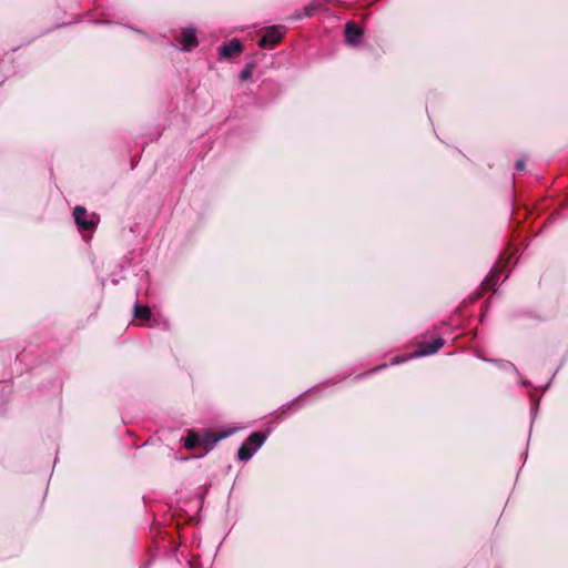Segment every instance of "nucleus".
Segmentation results:
<instances>
[{
	"label": "nucleus",
	"mask_w": 568,
	"mask_h": 568,
	"mask_svg": "<svg viewBox=\"0 0 568 568\" xmlns=\"http://www.w3.org/2000/svg\"><path fill=\"white\" fill-rule=\"evenodd\" d=\"M255 64L253 62L247 63L240 73V80L246 81L252 77Z\"/></svg>",
	"instance_id": "nucleus-15"
},
{
	"label": "nucleus",
	"mask_w": 568,
	"mask_h": 568,
	"mask_svg": "<svg viewBox=\"0 0 568 568\" xmlns=\"http://www.w3.org/2000/svg\"><path fill=\"white\" fill-rule=\"evenodd\" d=\"M385 367H386V364H382V365H379V366H377V367H375V368H373V369H371V371H367L366 373H364V374H362V375H358L356 378H361V377H363V376L372 375V374H374V373H376V372L382 371V369H383V368H385Z\"/></svg>",
	"instance_id": "nucleus-17"
},
{
	"label": "nucleus",
	"mask_w": 568,
	"mask_h": 568,
	"mask_svg": "<svg viewBox=\"0 0 568 568\" xmlns=\"http://www.w3.org/2000/svg\"><path fill=\"white\" fill-rule=\"evenodd\" d=\"M405 361V358H400V357H393L390 359V365H397V364H400Z\"/></svg>",
	"instance_id": "nucleus-19"
},
{
	"label": "nucleus",
	"mask_w": 568,
	"mask_h": 568,
	"mask_svg": "<svg viewBox=\"0 0 568 568\" xmlns=\"http://www.w3.org/2000/svg\"><path fill=\"white\" fill-rule=\"evenodd\" d=\"M229 433H216L204 430L201 435L202 444L206 445L205 454H207L221 439L225 438Z\"/></svg>",
	"instance_id": "nucleus-7"
},
{
	"label": "nucleus",
	"mask_w": 568,
	"mask_h": 568,
	"mask_svg": "<svg viewBox=\"0 0 568 568\" xmlns=\"http://www.w3.org/2000/svg\"><path fill=\"white\" fill-rule=\"evenodd\" d=\"M220 54L223 58H231L234 54L241 53L243 51V45L237 39H233L227 43L222 44L219 48Z\"/></svg>",
	"instance_id": "nucleus-8"
},
{
	"label": "nucleus",
	"mask_w": 568,
	"mask_h": 568,
	"mask_svg": "<svg viewBox=\"0 0 568 568\" xmlns=\"http://www.w3.org/2000/svg\"><path fill=\"white\" fill-rule=\"evenodd\" d=\"M345 377H342V378H329L314 387H311L308 388L307 390H305L304 393H302L300 396H297L296 398L292 399L291 402H287L285 404H283L281 407H280V410H281V414L284 415L286 414L288 410H291L294 406L298 405L300 400L307 394H318L323 388L325 387H328V386H332V385H335L337 383H339L341 381H343Z\"/></svg>",
	"instance_id": "nucleus-1"
},
{
	"label": "nucleus",
	"mask_w": 568,
	"mask_h": 568,
	"mask_svg": "<svg viewBox=\"0 0 568 568\" xmlns=\"http://www.w3.org/2000/svg\"><path fill=\"white\" fill-rule=\"evenodd\" d=\"M525 166H526V159L523 156L520 159H518L515 163V169L517 171H524L525 170Z\"/></svg>",
	"instance_id": "nucleus-18"
},
{
	"label": "nucleus",
	"mask_w": 568,
	"mask_h": 568,
	"mask_svg": "<svg viewBox=\"0 0 568 568\" xmlns=\"http://www.w3.org/2000/svg\"><path fill=\"white\" fill-rule=\"evenodd\" d=\"M283 36L284 33L278 27L272 26L266 29L265 33L258 40V47L261 49H273L274 45L282 40Z\"/></svg>",
	"instance_id": "nucleus-2"
},
{
	"label": "nucleus",
	"mask_w": 568,
	"mask_h": 568,
	"mask_svg": "<svg viewBox=\"0 0 568 568\" xmlns=\"http://www.w3.org/2000/svg\"><path fill=\"white\" fill-rule=\"evenodd\" d=\"M267 439V434L265 433H261V432H255V433H252L247 439L245 440V443L252 447V450L253 452H257L265 443V440Z\"/></svg>",
	"instance_id": "nucleus-9"
},
{
	"label": "nucleus",
	"mask_w": 568,
	"mask_h": 568,
	"mask_svg": "<svg viewBox=\"0 0 568 568\" xmlns=\"http://www.w3.org/2000/svg\"><path fill=\"white\" fill-rule=\"evenodd\" d=\"M179 42L181 44L180 50L191 51L194 47L197 45L195 30L193 28L183 29L179 37Z\"/></svg>",
	"instance_id": "nucleus-5"
},
{
	"label": "nucleus",
	"mask_w": 568,
	"mask_h": 568,
	"mask_svg": "<svg viewBox=\"0 0 568 568\" xmlns=\"http://www.w3.org/2000/svg\"><path fill=\"white\" fill-rule=\"evenodd\" d=\"M318 7L320 6L317 3H311L304 8V13H297L295 18L301 19L302 17H312Z\"/></svg>",
	"instance_id": "nucleus-16"
},
{
	"label": "nucleus",
	"mask_w": 568,
	"mask_h": 568,
	"mask_svg": "<svg viewBox=\"0 0 568 568\" xmlns=\"http://www.w3.org/2000/svg\"><path fill=\"white\" fill-rule=\"evenodd\" d=\"M499 274H500V271H498L497 268H493L490 271V273L488 274V276L483 282V285L486 287L496 285L498 282V278H499Z\"/></svg>",
	"instance_id": "nucleus-14"
},
{
	"label": "nucleus",
	"mask_w": 568,
	"mask_h": 568,
	"mask_svg": "<svg viewBox=\"0 0 568 568\" xmlns=\"http://www.w3.org/2000/svg\"><path fill=\"white\" fill-rule=\"evenodd\" d=\"M345 41L349 45H356L363 36L364 31L353 22L345 24Z\"/></svg>",
	"instance_id": "nucleus-6"
},
{
	"label": "nucleus",
	"mask_w": 568,
	"mask_h": 568,
	"mask_svg": "<svg viewBox=\"0 0 568 568\" xmlns=\"http://www.w3.org/2000/svg\"><path fill=\"white\" fill-rule=\"evenodd\" d=\"M73 216L74 222L80 231H92L97 225L94 219L89 217V214L83 206H75Z\"/></svg>",
	"instance_id": "nucleus-3"
},
{
	"label": "nucleus",
	"mask_w": 568,
	"mask_h": 568,
	"mask_svg": "<svg viewBox=\"0 0 568 568\" xmlns=\"http://www.w3.org/2000/svg\"><path fill=\"white\" fill-rule=\"evenodd\" d=\"M201 444H202L201 435L193 430H190L187 433V436L184 438V446H185V448H187L190 450L196 448Z\"/></svg>",
	"instance_id": "nucleus-11"
},
{
	"label": "nucleus",
	"mask_w": 568,
	"mask_h": 568,
	"mask_svg": "<svg viewBox=\"0 0 568 568\" xmlns=\"http://www.w3.org/2000/svg\"><path fill=\"white\" fill-rule=\"evenodd\" d=\"M483 361L485 362H489V363H493L495 364L496 366H498L499 368L504 369V371H507V372H513L517 377L520 376V373L519 371L517 369V367L509 361H505V359H497V358H485V357H481Z\"/></svg>",
	"instance_id": "nucleus-10"
},
{
	"label": "nucleus",
	"mask_w": 568,
	"mask_h": 568,
	"mask_svg": "<svg viewBox=\"0 0 568 568\" xmlns=\"http://www.w3.org/2000/svg\"><path fill=\"white\" fill-rule=\"evenodd\" d=\"M521 384H523L524 386H528L530 383H529L528 381H521Z\"/></svg>",
	"instance_id": "nucleus-20"
},
{
	"label": "nucleus",
	"mask_w": 568,
	"mask_h": 568,
	"mask_svg": "<svg viewBox=\"0 0 568 568\" xmlns=\"http://www.w3.org/2000/svg\"><path fill=\"white\" fill-rule=\"evenodd\" d=\"M445 342L442 337L434 338L430 342H423L418 345L417 349L410 355V357H422L433 355L438 352Z\"/></svg>",
	"instance_id": "nucleus-4"
},
{
	"label": "nucleus",
	"mask_w": 568,
	"mask_h": 568,
	"mask_svg": "<svg viewBox=\"0 0 568 568\" xmlns=\"http://www.w3.org/2000/svg\"><path fill=\"white\" fill-rule=\"evenodd\" d=\"M254 454L255 452L252 450V447H250L246 443H243L237 450V459L240 462H248L254 456Z\"/></svg>",
	"instance_id": "nucleus-13"
},
{
	"label": "nucleus",
	"mask_w": 568,
	"mask_h": 568,
	"mask_svg": "<svg viewBox=\"0 0 568 568\" xmlns=\"http://www.w3.org/2000/svg\"><path fill=\"white\" fill-rule=\"evenodd\" d=\"M134 317L143 321H149L151 318V310L146 305H140L139 303L134 304L133 307Z\"/></svg>",
	"instance_id": "nucleus-12"
}]
</instances>
